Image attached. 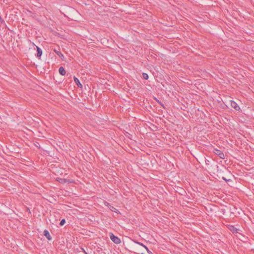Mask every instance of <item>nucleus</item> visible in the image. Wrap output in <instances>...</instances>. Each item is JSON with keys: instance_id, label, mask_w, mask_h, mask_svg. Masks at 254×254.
I'll return each instance as SVG.
<instances>
[{"instance_id": "nucleus-1", "label": "nucleus", "mask_w": 254, "mask_h": 254, "mask_svg": "<svg viewBox=\"0 0 254 254\" xmlns=\"http://www.w3.org/2000/svg\"><path fill=\"white\" fill-rule=\"evenodd\" d=\"M110 238L111 240L116 244H119L121 242L120 239L117 236H115L113 233L110 234Z\"/></svg>"}, {"instance_id": "nucleus-2", "label": "nucleus", "mask_w": 254, "mask_h": 254, "mask_svg": "<svg viewBox=\"0 0 254 254\" xmlns=\"http://www.w3.org/2000/svg\"><path fill=\"white\" fill-rule=\"evenodd\" d=\"M213 153L218 156L220 158L224 159L225 158L224 154L220 150L217 149H214Z\"/></svg>"}, {"instance_id": "nucleus-3", "label": "nucleus", "mask_w": 254, "mask_h": 254, "mask_svg": "<svg viewBox=\"0 0 254 254\" xmlns=\"http://www.w3.org/2000/svg\"><path fill=\"white\" fill-rule=\"evenodd\" d=\"M231 107L235 109L236 111H239L240 110V107L238 105V104L234 101H231Z\"/></svg>"}, {"instance_id": "nucleus-4", "label": "nucleus", "mask_w": 254, "mask_h": 254, "mask_svg": "<svg viewBox=\"0 0 254 254\" xmlns=\"http://www.w3.org/2000/svg\"><path fill=\"white\" fill-rule=\"evenodd\" d=\"M229 229L232 232L234 233H239V229L236 228L233 225H229L228 226Z\"/></svg>"}, {"instance_id": "nucleus-5", "label": "nucleus", "mask_w": 254, "mask_h": 254, "mask_svg": "<svg viewBox=\"0 0 254 254\" xmlns=\"http://www.w3.org/2000/svg\"><path fill=\"white\" fill-rule=\"evenodd\" d=\"M134 242L136 244H137L138 245H140L141 246H142L143 247H144V248H146V250L147 251V253L149 254H153L148 249V248L145 246L143 244L140 243V242H137V241H134Z\"/></svg>"}, {"instance_id": "nucleus-6", "label": "nucleus", "mask_w": 254, "mask_h": 254, "mask_svg": "<svg viewBox=\"0 0 254 254\" xmlns=\"http://www.w3.org/2000/svg\"><path fill=\"white\" fill-rule=\"evenodd\" d=\"M44 235L46 237V238L48 240H52V237H51L49 231L47 230H45L44 231Z\"/></svg>"}, {"instance_id": "nucleus-7", "label": "nucleus", "mask_w": 254, "mask_h": 254, "mask_svg": "<svg viewBox=\"0 0 254 254\" xmlns=\"http://www.w3.org/2000/svg\"><path fill=\"white\" fill-rule=\"evenodd\" d=\"M37 49V54L36 56L37 57H40L42 55V51L40 48L38 46H36Z\"/></svg>"}, {"instance_id": "nucleus-8", "label": "nucleus", "mask_w": 254, "mask_h": 254, "mask_svg": "<svg viewBox=\"0 0 254 254\" xmlns=\"http://www.w3.org/2000/svg\"><path fill=\"white\" fill-rule=\"evenodd\" d=\"M74 81L78 87H80V88L82 87V85L80 82L79 79L75 76L74 77Z\"/></svg>"}, {"instance_id": "nucleus-9", "label": "nucleus", "mask_w": 254, "mask_h": 254, "mask_svg": "<svg viewBox=\"0 0 254 254\" xmlns=\"http://www.w3.org/2000/svg\"><path fill=\"white\" fill-rule=\"evenodd\" d=\"M59 71L62 75H64L66 73V71L63 66L60 67L59 69Z\"/></svg>"}, {"instance_id": "nucleus-10", "label": "nucleus", "mask_w": 254, "mask_h": 254, "mask_svg": "<svg viewBox=\"0 0 254 254\" xmlns=\"http://www.w3.org/2000/svg\"><path fill=\"white\" fill-rule=\"evenodd\" d=\"M109 208L113 212H116V213H117L118 214L120 213L119 211L117 209H116L115 207H114V206H110Z\"/></svg>"}, {"instance_id": "nucleus-11", "label": "nucleus", "mask_w": 254, "mask_h": 254, "mask_svg": "<svg viewBox=\"0 0 254 254\" xmlns=\"http://www.w3.org/2000/svg\"><path fill=\"white\" fill-rule=\"evenodd\" d=\"M54 52L61 58L64 57V55L61 53L59 50H54Z\"/></svg>"}, {"instance_id": "nucleus-12", "label": "nucleus", "mask_w": 254, "mask_h": 254, "mask_svg": "<svg viewBox=\"0 0 254 254\" xmlns=\"http://www.w3.org/2000/svg\"><path fill=\"white\" fill-rule=\"evenodd\" d=\"M57 180L60 183H65L66 182V180L65 179L58 178V180Z\"/></svg>"}, {"instance_id": "nucleus-13", "label": "nucleus", "mask_w": 254, "mask_h": 254, "mask_svg": "<svg viewBox=\"0 0 254 254\" xmlns=\"http://www.w3.org/2000/svg\"><path fill=\"white\" fill-rule=\"evenodd\" d=\"M142 77L144 79L147 80L148 79V75L146 73H142Z\"/></svg>"}, {"instance_id": "nucleus-14", "label": "nucleus", "mask_w": 254, "mask_h": 254, "mask_svg": "<svg viewBox=\"0 0 254 254\" xmlns=\"http://www.w3.org/2000/svg\"><path fill=\"white\" fill-rule=\"evenodd\" d=\"M65 219H63L61 221L60 224V225L63 226V225H64L65 224Z\"/></svg>"}, {"instance_id": "nucleus-15", "label": "nucleus", "mask_w": 254, "mask_h": 254, "mask_svg": "<svg viewBox=\"0 0 254 254\" xmlns=\"http://www.w3.org/2000/svg\"><path fill=\"white\" fill-rule=\"evenodd\" d=\"M156 100L157 101V102L162 106L164 108H165V107L164 106V105L160 102L158 100H157L156 98Z\"/></svg>"}, {"instance_id": "nucleus-16", "label": "nucleus", "mask_w": 254, "mask_h": 254, "mask_svg": "<svg viewBox=\"0 0 254 254\" xmlns=\"http://www.w3.org/2000/svg\"><path fill=\"white\" fill-rule=\"evenodd\" d=\"M0 21L2 23L3 22V20L2 18L0 16Z\"/></svg>"}, {"instance_id": "nucleus-17", "label": "nucleus", "mask_w": 254, "mask_h": 254, "mask_svg": "<svg viewBox=\"0 0 254 254\" xmlns=\"http://www.w3.org/2000/svg\"><path fill=\"white\" fill-rule=\"evenodd\" d=\"M223 179L225 180V181H227V180L225 178H224V177H223Z\"/></svg>"}, {"instance_id": "nucleus-18", "label": "nucleus", "mask_w": 254, "mask_h": 254, "mask_svg": "<svg viewBox=\"0 0 254 254\" xmlns=\"http://www.w3.org/2000/svg\"><path fill=\"white\" fill-rule=\"evenodd\" d=\"M85 254H87V253H85Z\"/></svg>"}, {"instance_id": "nucleus-19", "label": "nucleus", "mask_w": 254, "mask_h": 254, "mask_svg": "<svg viewBox=\"0 0 254 254\" xmlns=\"http://www.w3.org/2000/svg\"><path fill=\"white\" fill-rule=\"evenodd\" d=\"M85 254H87V253H85Z\"/></svg>"}, {"instance_id": "nucleus-20", "label": "nucleus", "mask_w": 254, "mask_h": 254, "mask_svg": "<svg viewBox=\"0 0 254 254\" xmlns=\"http://www.w3.org/2000/svg\"><path fill=\"white\" fill-rule=\"evenodd\" d=\"M85 254H87V253H85Z\"/></svg>"}]
</instances>
